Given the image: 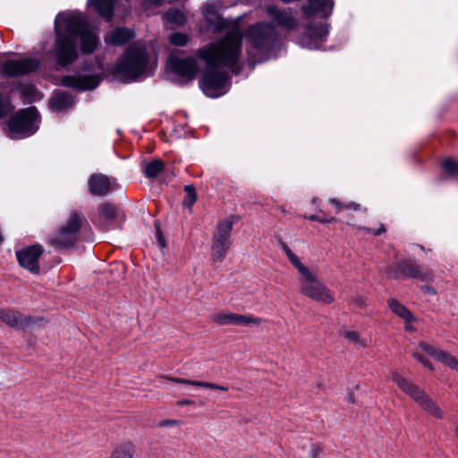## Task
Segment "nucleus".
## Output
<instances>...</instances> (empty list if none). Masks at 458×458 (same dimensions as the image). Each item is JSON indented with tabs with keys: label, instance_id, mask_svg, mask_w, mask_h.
<instances>
[{
	"label": "nucleus",
	"instance_id": "obj_1",
	"mask_svg": "<svg viewBox=\"0 0 458 458\" xmlns=\"http://www.w3.org/2000/svg\"><path fill=\"white\" fill-rule=\"evenodd\" d=\"M55 56L56 64L61 67H66L76 60L79 38L81 51L86 54L93 53L99 42L85 18L79 13H58L55 20Z\"/></svg>",
	"mask_w": 458,
	"mask_h": 458
},
{
	"label": "nucleus",
	"instance_id": "obj_2",
	"mask_svg": "<svg viewBox=\"0 0 458 458\" xmlns=\"http://www.w3.org/2000/svg\"><path fill=\"white\" fill-rule=\"evenodd\" d=\"M242 31L233 27L219 40L199 48L197 55L206 63L207 67L226 68L237 75L241 72L238 63L242 54Z\"/></svg>",
	"mask_w": 458,
	"mask_h": 458
},
{
	"label": "nucleus",
	"instance_id": "obj_3",
	"mask_svg": "<svg viewBox=\"0 0 458 458\" xmlns=\"http://www.w3.org/2000/svg\"><path fill=\"white\" fill-rule=\"evenodd\" d=\"M250 44L247 48L250 65L267 60L279 44V34L274 24L259 21L250 25L245 31Z\"/></svg>",
	"mask_w": 458,
	"mask_h": 458
},
{
	"label": "nucleus",
	"instance_id": "obj_4",
	"mask_svg": "<svg viewBox=\"0 0 458 458\" xmlns=\"http://www.w3.org/2000/svg\"><path fill=\"white\" fill-rule=\"evenodd\" d=\"M86 216L78 210H71L64 225L48 240L49 244L57 249H69L75 245L80 231L88 226Z\"/></svg>",
	"mask_w": 458,
	"mask_h": 458
},
{
	"label": "nucleus",
	"instance_id": "obj_5",
	"mask_svg": "<svg viewBox=\"0 0 458 458\" xmlns=\"http://www.w3.org/2000/svg\"><path fill=\"white\" fill-rule=\"evenodd\" d=\"M148 55L145 48L130 47L115 67V72L130 81L145 73Z\"/></svg>",
	"mask_w": 458,
	"mask_h": 458
},
{
	"label": "nucleus",
	"instance_id": "obj_6",
	"mask_svg": "<svg viewBox=\"0 0 458 458\" xmlns=\"http://www.w3.org/2000/svg\"><path fill=\"white\" fill-rule=\"evenodd\" d=\"M40 114L35 106L21 109L12 115L7 123L9 132L13 139L33 135L38 130Z\"/></svg>",
	"mask_w": 458,
	"mask_h": 458
},
{
	"label": "nucleus",
	"instance_id": "obj_7",
	"mask_svg": "<svg viewBox=\"0 0 458 458\" xmlns=\"http://www.w3.org/2000/svg\"><path fill=\"white\" fill-rule=\"evenodd\" d=\"M393 381L403 392L410 395L428 414L436 417L437 419L443 418L444 413L438 405L418 386L413 385L410 380L403 377L397 372L393 374Z\"/></svg>",
	"mask_w": 458,
	"mask_h": 458
},
{
	"label": "nucleus",
	"instance_id": "obj_8",
	"mask_svg": "<svg viewBox=\"0 0 458 458\" xmlns=\"http://www.w3.org/2000/svg\"><path fill=\"white\" fill-rule=\"evenodd\" d=\"M299 273L301 276L300 291L303 295L326 304H330L334 301L335 299L329 288L319 281L307 267L300 270Z\"/></svg>",
	"mask_w": 458,
	"mask_h": 458
},
{
	"label": "nucleus",
	"instance_id": "obj_9",
	"mask_svg": "<svg viewBox=\"0 0 458 458\" xmlns=\"http://www.w3.org/2000/svg\"><path fill=\"white\" fill-rule=\"evenodd\" d=\"M386 273L388 277L393 279L414 278L421 282H432L434 280L432 270L424 268L409 259H402L388 267Z\"/></svg>",
	"mask_w": 458,
	"mask_h": 458
},
{
	"label": "nucleus",
	"instance_id": "obj_10",
	"mask_svg": "<svg viewBox=\"0 0 458 458\" xmlns=\"http://www.w3.org/2000/svg\"><path fill=\"white\" fill-rule=\"evenodd\" d=\"M230 81L228 73L220 68L208 67L199 81V87L209 98H218L226 92V85Z\"/></svg>",
	"mask_w": 458,
	"mask_h": 458
},
{
	"label": "nucleus",
	"instance_id": "obj_11",
	"mask_svg": "<svg viewBox=\"0 0 458 458\" xmlns=\"http://www.w3.org/2000/svg\"><path fill=\"white\" fill-rule=\"evenodd\" d=\"M233 217L227 218L217 224L212 237V259L214 261L221 262L231 245L230 235L233 230Z\"/></svg>",
	"mask_w": 458,
	"mask_h": 458
},
{
	"label": "nucleus",
	"instance_id": "obj_12",
	"mask_svg": "<svg viewBox=\"0 0 458 458\" xmlns=\"http://www.w3.org/2000/svg\"><path fill=\"white\" fill-rule=\"evenodd\" d=\"M329 33V24L316 22L305 26L304 33L296 42L299 46L308 49H319L326 42Z\"/></svg>",
	"mask_w": 458,
	"mask_h": 458
},
{
	"label": "nucleus",
	"instance_id": "obj_13",
	"mask_svg": "<svg viewBox=\"0 0 458 458\" xmlns=\"http://www.w3.org/2000/svg\"><path fill=\"white\" fill-rule=\"evenodd\" d=\"M125 221V215L117 206L105 202L98 207V216L94 223L102 230L120 228Z\"/></svg>",
	"mask_w": 458,
	"mask_h": 458
},
{
	"label": "nucleus",
	"instance_id": "obj_14",
	"mask_svg": "<svg viewBox=\"0 0 458 458\" xmlns=\"http://www.w3.org/2000/svg\"><path fill=\"white\" fill-rule=\"evenodd\" d=\"M39 65V60L33 57L6 60L2 64L1 72L9 77H19L36 71Z\"/></svg>",
	"mask_w": 458,
	"mask_h": 458
},
{
	"label": "nucleus",
	"instance_id": "obj_15",
	"mask_svg": "<svg viewBox=\"0 0 458 458\" xmlns=\"http://www.w3.org/2000/svg\"><path fill=\"white\" fill-rule=\"evenodd\" d=\"M44 252V248L37 243L25 247L16 251V258L21 267L32 274L39 273V258Z\"/></svg>",
	"mask_w": 458,
	"mask_h": 458
},
{
	"label": "nucleus",
	"instance_id": "obj_16",
	"mask_svg": "<svg viewBox=\"0 0 458 458\" xmlns=\"http://www.w3.org/2000/svg\"><path fill=\"white\" fill-rule=\"evenodd\" d=\"M211 320L217 326H250L260 325L262 318L254 317L253 315H242L233 312L220 311L211 316Z\"/></svg>",
	"mask_w": 458,
	"mask_h": 458
},
{
	"label": "nucleus",
	"instance_id": "obj_17",
	"mask_svg": "<svg viewBox=\"0 0 458 458\" xmlns=\"http://www.w3.org/2000/svg\"><path fill=\"white\" fill-rule=\"evenodd\" d=\"M119 187L114 178L103 174H94L88 181L89 192L93 196H106Z\"/></svg>",
	"mask_w": 458,
	"mask_h": 458
},
{
	"label": "nucleus",
	"instance_id": "obj_18",
	"mask_svg": "<svg viewBox=\"0 0 458 458\" xmlns=\"http://www.w3.org/2000/svg\"><path fill=\"white\" fill-rule=\"evenodd\" d=\"M98 75H65L61 79L64 87L79 91L95 89L101 81Z\"/></svg>",
	"mask_w": 458,
	"mask_h": 458
},
{
	"label": "nucleus",
	"instance_id": "obj_19",
	"mask_svg": "<svg viewBox=\"0 0 458 458\" xmlns=\"http://www.w3.org/2000/svg\"><path fill=\"white\" fill-rule=\"evenodd\" d=\"M168 65L173 73L180 76L186 81H192L198 72L197 62L192 57H170Z\"/></svg>",
	"mask_w": 458,
	"mask_h": 458
},
{
	"label": "nucleus",
	"instance_id": "obj_20",
	"mask_svg": "<svg viewBox=\"0 0 458 458\" xmlns=\"http://www.w3.org/2000/svg\"><path fill=\"white\" fill-rule=\"evenodd\" d=\"M266 11L276 25L287 30H293L298 26V21L294 17L292 8L280 9L271 4L267 7Z\"/></svg>",
	"mask_w": 458,
	"mask_h": 458
},
{
	"label": "nucleus",
	"instance_id": "obj_21",
	"mask_svg": "<svg viewBox=\"0 0 458 458\" xmlns=\"http://www.w3.org/2000/svg\"><path fill=\"white\" fill-rule=\"evenodd\" d=\"M0 320L11 327L23 330L29 328L37 321L34 317L24 316L18 311L9 309L0 310Z\"/></svg>",
	"mask_w": 458,
	"mask_h": 458
},
{
	"label": "nucleus",
	"instance_id": "obj_22",
	"mask_svg": "<svg viewBox=\"0 0 458 458\" xmlns=\"http://www.w3.org/2000/svg\"><path fill=\"white\" fill-rule=\"evenodd\" d=\"M334 5V0H308L307 4L301 6V11L306 17L317 14L327 19L333 13Z\"/></svg>",
	"mask_w": 458,
	"mask_h": 458
},
{
	"label": "nucleus",
	"instance_id": "obj_23",
	"mask_svg": "<svg viewBox=\"0 0 458 458\" xmlns=\"http://www.w3.org/2000/svg\"><path fill=\"white\" fill-rule=\"evenodd\" d=\"M119 0H88V4L91 5L97 14L106 20L112 21L114 8Z\"/></svg>",
	"mask_w": 458,
	"mask_h": 458
},
{
	"label": "nucleus",
	"instance_id": "obj_24",
	"mask_svg": "<svg viewBox=\"0 0 458 458\" xmlns=\"http://www.w3.org/2000/svg\"><path fill=\"white\" fill-rule=\"evenodd\" d=\"M75 103L73 96L69 92L60 91L55 93L50 99L52 109L61 112L72 107Z\"/></svg>",
	"mask_w": 458,
	"mask_h": 458
},
{
	"label": "nucleus",
	"instance_id": "obj_25",
	"mask_svg": "<svg viewBox=\"0 0 458 458\" xmlns=\"http://www.w3.org/2000/svg\"><path fill=\"white\" fill-rule=\"evenodd\" d=\"M133 37V32L127 28H116L106 37V41L114 46H123Z\"/></svg>",
	"mask_w": 458,
	"mask_h": 458
},
{
	"label": "nucleus",
	"instance_id": "obj_26",
	"mask_svg": "<svg viewBox=\"0 0 458 458\" xmlns=\"http://www.w3.org/2000/svg\"><path fill=\"white\" fill-rule=\"evenodd\" d=\"M164 162L161 159L157 158L146 164L142 169V172L147 178L154 179L157 178L164 171Z\"/></svg>",
	"mask_w": 458,
	"mask_h": 458
},
{
	"label": "nucleus",
	"instance_id": "obj_27",
	"mask_svg": "<svg viewBox=\"0 0 458 458\" xmlns=\"http://www.w3.org/2000/svg\"><path fill=\"white\" fill-rule=\"evenodd\" d=\"M388 306L394 313L403 318L406 322H411L414 320L412 313L405 306L400 303L397 300H388Z\"/></svg>",
	"mask_w": 458,
	"mask_h": 458
},
{
	"label": "nucleus",
	"instance_id": "obj_28",
	"mask_svg": "<svg viewBox=\"0 0 458 458\" xmlns=\"http://www.w3.org/2000/svg\"><path fill=\"white\" fill-rule=\"evenodd\" d=\"M134 446L131 443L118 445L110 454L109 458H132Z\"/></svg>",
	"mask_w": 458,
	"mask_h": 458
},
{
	"label": "nucleus",
	"instance_id": "obj_29",
	"mask_svg": "<svg viewBox=\"0 0 458 458\" xmlns=\"http://www.w3.org/2000/svg\"><path fill=\"white\" fill-rule=\"evenodd\" d=\"M173 381L177 382V383L195 386L210 388V389H214V390H222V391L228 390V387L225 386H221V385L209 383V382L195 381V380H189V379H183V378H174V379H173Z\"/></svg>",
	"mask_w": 458,
	"mask_h": 458
},
{
	"label": "nucleus",
	"instance_id": "obj_30",
	"mask_svg": "<svg viewBox=\"0 0 458 458\" xmlns=\"http://www.w3.org/2000/svg\"><path fill=\"white\" fill-rule=\"evenodd\" d=\"M278 245L285 253L292 265L298 270H301L305 266L300 261L299 258L291 250L287 244L283 240H278Z\"/></svg>",
	"mask_w": 458,
	"mask_h": 458
},
{
	"label": "nucleus",
	"instance_id": "obj_31",
	"mask_svg": "<svg viewBox=\"0 0 458 458\" xmlns=\"http://www.w3.org/2000/svg\"><path fill=\"white\" fill-rule=\"evenodd\" d=\"M164 17L171 23L176 25H183L186 21V18L182 11L175 8H170L165 14Z\"/></svg>",
	"mask_w": 458,
	"mask_h": 458
},
{
	"label": "nucleus",
	"instance_id": "obj_32",
	"mask_svg": "<svg viewBox=\"0 0 458 458\" xmlns=\"http://www.w3.org/2000/svg\"><path fill=\"white\" fill-rule=\"evenodd\" d=\"M442 169L451 177H458V162L452 157H447L442 162Z\"/></svg>",
	"mask_w": 458,
	"mask_h": 458
},
{
	"label": "nucleus",
	"instance_id": "obj_33",
	"mask_svg": "<svg viewBox=\"0 0 458 458\" xmlns=\"http://www.w3.org/2000/svg\"><path fill=\"white\" fill-rule=\"evenodd\" d=\"M438 360L458 372V359L449 352L443 351Z\"/></svg>",
	"mask_w": 458,
	"mask_h": 458
},
{
	"label": "nucleus",
	"instance_id": "obj_34",
	"mask_svg": "<svg viewBox=\"0 0 458 458\" xmlns=\"http://www.w3.org/2000/svg\"><path fill=\"white\" fill-rule=\"evenodd\" d=\"M344 337L352 344L358 347H363L366 345V341L360 337V335L356 331H346L344 334Z\"/></svg>",
	"mask_w": 458,
	"mask_h": 458
},
{
	"label": "nucleus",
	"instance_id": "obj_35",
	"mask_svg": "<svg viewBox=\"0 0 458 458\" xmlns=\"http://www.w3.org/2000/svg\"><path fill=\"white\" fill-rule=\"evenodd\" d=\"M13 109L10 101L0 94V119L10 114Z\"/></svg>",
	"mask_w": 458,
	"mask_h": 458
},
{
	"label": "nucleus",
	"instance_id": "obj_36",
	"mask_svg": "<svg viewBox=\"0 0 458 458\" xmlns=\"http://www.w3.org/2000/svg\"><path fill=\"white\" fill-rule=\"evenodd\" d=\"M184 191L187 193V197L183 201V204L188 207H191L197 199L195 189L192 185H186L184 187Z\"/></svg>",
	"mask_w": 458,
	"mask_h": 458
},
{
	"label": "nucleus",
	"instance_id": "obj_37",
	"mask_svg": "<svg viewBox=\"0 0 458 458\" xmlns=\"http://www.w3.org/2000/svg\"><path fill=\"white\" fill-rule=\"evenodd\" d=\"M188 42V37L180 32L174 33L170 36V43L178 46L184 47Z\"/></svg>",
	"mask_w": 458,
	"mask_h": 458
},
{
	"label": "nucleus",
	"instance_id": "obj_38",
	"mask_svg": "<svg viewBox=\"0 0 458 458\" xmlns=\"http://www.w3.org/2000/svg\"><path fill=\"white\" fill-rule=\"evenodd\" d=\"M420 348L422 349L426 353L430 355L431 357H434L435 359L438 360L440 357V354L442 353V350L436 349L434 346L429 345L426 343H420Z\"/></svg>",
	"mask_w": 458,
	"mask_h": 458
},
{
	"label": "nucleus",
	"instance_id": "obj_39",
	"mask_svg": "<svg viewBox=\"0 0 458 458\" xmlns=\"http://www.w3.org/2000/svg\"><path fill=\"white\" fill-rule=\"evenodd\" d=\"M303 218L310 219L311 221H317L322 224L336 222L337 219L335 216L327 217L326 216L310 215L309 216H303Z\"/></svg>",
	"mask_w": 458,
	"mask_h": 458
},
{
	"label": "nucleus",
	"instance_id": "obj_40",
	"mask_svg": "<svg viewBox=\"0 0 458 458\" xmlns=\"http://www.w3.org/2000/svg\"><path fill=\"white\" fill-rule=\"evenodd\" d=\"M352 303L356 304L360 308H365L368 305V299L363 295H355L351 298Z\"/></svg>",
	"mask_w": 458,
	"mask_h": 458
},
{
	"label": "nucleus",
	"instance_id": "obj_41",
	"mask_svg": "<svg viewBox=\"0 0 458 458\" xmlns=\"http://www.w3.org/2000/svg\"><path fill=\"white\" fill-rule=\"evenodd\" d=\"M229 21L223 18H217L216 21L214 23L215 29L217 31L225 30L229 27Z\"/></svg>",
	"mask_w": 458,
	"mask_h": 458
},
{
	"label": "nucleus",
	"instance_id": "obj_42",
	"mask_svg": "<svg viewBox=\"0 0 458 458\" xmlns=\"http://www.w3.org/2000/svg\"><path fill=\"white\" fill-rule=\"evenodd\" d=\"M156 237L157 244L161 249L165 248L166 246L165 237L163 236L160 227L158 225H156Z\"/></svg>",
	"mask_w": 458,
	"mask_h": 458
},
{
	"label": "nucleus",
	"instance_id": "obj_43",
	"mask_svg": "<svg viewBox=\"0 0 458 458\" xmlns=\"http://www.w3.org/2000/svg\"><path fill=\"white\" fill-rule=\"evenodd\" d=\"M413 357L419 361L420 362L421 364H423L424 367L429 369H433V367H432V364L427 360L425 359L421 354L418 353V352H414L413 353Z\"/></svg>",
	"mask_w": 458,
	"mask_h": 458
},
{
	"label": "nucleus",
	"instance_id": "obj_44",
	"mask_svg": "<svg viewBox=\"0 0 458 458\" xmlns=\"http://www.w3.org/2000/svg\"><path fill=\"white\" fill-rule=\"evenodd\" d=\"M361 229L372 233L375 236H378L386 232V227L384 225H380V226L375 230L367 227H361Z\"/></svg>",
	"mask_w": 458,
	"mask_h": 458
},
{
	"label": "nucleus",
	"instance_id": "obj_45",
	"mask_svg": "<svg viewBox=\"0 0 458 458\" xmlns=\"http://www.w3.org/2000/svg\"><path fill=\"white\" fill-rule=\"evenodd\" d=\"M322 453H323V449L319 445L313 444V445H311L310 458H317Z\"/></svg>",
	"mask_w": 458,
	"mask_h": 458
},
{
	"label": "nucleus",
	"instance_id": "obj_46",
	"mask_svg": "<svg viewBox=\"0 0 458 458\" xmlns=\"http://www.w3.org/2000/svg\"><path fill=\"white\" fill-rule=\"evenodd\" d=\"M180 421L176 420H163L159 422V427L165 428L168 426L179 425Z\"/></svg>",
	"mask_w": 458,
	"mask_h": 458
},
{
	"label": "nucleus",
	"instance_id": "obj_47",
	"mask_svg": "<svg viewBox=\"0 0 458 458\" xmlns=\"http://www.w3.org/2000/svg\"><path fill=\"white\" fill-rule=\"evenodd\" d=\"M329 202L336 208L337 212L345 209L344 203L340 202L337 199H331Z\"/></svg>",
	"mask_w": 458,
	"mask_h": 458
},
{
	"label": "nucleus",
	"instance_id": "obj_48",
	"mask_svg": "<svg viewBox=\"0 0 458 458\" xmlns=\"http://www.w3.org/2000/svg\"><path fill=\"white\" fill-rule=\"evenodd\" d=\"M420 291L423 293H426V294H429V295H435L437 294V292L436 290L432 287V286H429V285H421L420 286Z\"/></svg>",
	"mask_w": 458,
	"mask_h": 458
},
{
	"label": "nucleus",
	"instance_id": "obj_49",
	"mask_svg": "<svg viewBox=\"0 0 458 458\" xmlns=\"http://www.w3.org/2000/svg\"><path fill=\"white\" fill-rule=\"evenodd\" d=\"M143 4L146 6H159L162 4L164 0H141Z\"/></svg>",
	"mask_w": 458,
	"mask_h": 458
},
{
	"label": "nucleus",
	"instance_id": "obj_50",
	"mask_svg": "<svg viewBox=\"0 0 458 458\" xmlns=\"http://www.w3.org/2000/svg\"><path fill=\"white\" fill-rule=\"evenodd\" d=\"M345 209L360 210V205L355 202L344 203Z\"/></svg>",
	"mask_w": 458,
	"mask_h": 458
},
{
	"label": "nucleus",
	"instance_id": "obj_51",
	"mask_svg": "<svg viewBox=\"0 0 458 458\" xmlns=\"http://www.w3.org/2000/svg\"><path fill=\"white\" fill-rule=\"evenodd\" d=\"M345 399L347 402L353 403L355 402L354 394L352 392L348 393Z\"/></svg>",
	"mask_w": 458,
	"mask_h": 458
},
{
	"label": "nucleus",
	"instance_id": "obj_52",
	"mask_svg": "<svg viewBox=\"0 0 458 458\" xmlns=\"http://www.w3.org/2000/svg\"><path fill=\"white\" fill-rule=\"evenodd\" d=\"M191 403H193V402L191 400H187V399L181 400V401L177 402V405H179V406L188 405V404H191Z\"/></svg>",
	"mask_w": 458,
	"mask_h": 458
},
{
	"label": "nucleus",
	"instance_id": "obj_53",
	"mask_svg": "<svg viewBox=\"0 0 458 458\" xmlns=\"http://www.w3.org/2000/svg\"><path fill=\"white\" fill-rule=\"evenodd\" d=\"M419 247H420V249L422 251H425V248H424V246H422V245H419Z\"/></svg>",
	"mask_w": 458,
	"mask_h": 458
},
{
	"label": "nucleus",
	"instance_id": "obj_54",
	"mask_svg": "<svg viewBox=\"0 0 458 458\" xmlns=\"http://www.w3.org/2000/svg\"><path fill=\"white\" fill-rule=\"evenodd\" d=\"M317 200H318V199H317V198H313V199H312V203H317Z\"/></svg>",
	"mask_w": 458,
	"mask_h": 458
},
{
	"label": "nucleus",
	"instance_id": "obj_55",
	"mask_svg": "<svg viewBox=\"0 0 458 458\" xmlns=\"http://www.w3.org/2000/svg\"><path fill=\"white\" fill-rule=\"evenodd\" d=\"M455 435L457 436L458 437V426L455 428Z\"/></svg>",
	"mask_w": 458,
	"mask_h": 458
},
{
	"label": "nucleus",
	"instance_id": "obj_56",
	"mask_svg": "<svg viewBox=\"0 0 458 458\" xmlns=\"http://www.w3.org/2000/svg\"><path fill=\"white\" fill-rule=\"evenodd\" d=\"M280 209H281V211H282V212H284V211H285V210H284V208L283 207H282Z\"/></svg>",
	"mask_w": 458,
	"mask_h": 458
}]
</instances>
